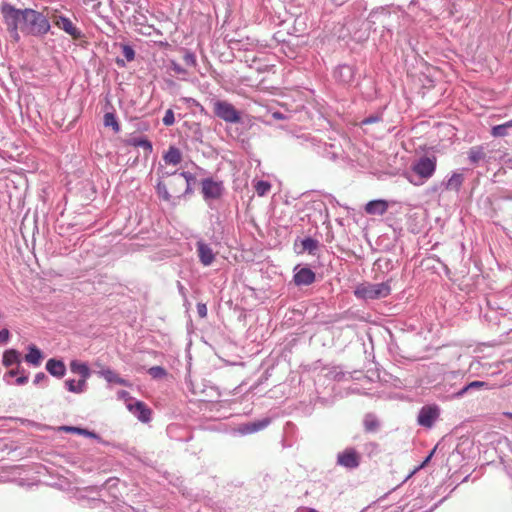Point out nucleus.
Listing matches in <instances>:
<instances>
[{"label": "nucleus", "mask_w": 512, "mask_h": 512, "mask_svg": "<svg viewBox=\"0 0 512 512\" xmlns=\"http://www.w3.org/2000/svg\"><path fill=\"white\" fill-rule=\"evenodd\" d=\"M270 424L269 418H264L252 423L244 424L240 427L242 434H251L266 428Z\"/></svg>", "instance_id": "a211bd4d"}, {"label": "nucleus", "mask_w": 512, "mask_h": 512, "mask_svg": "<svg viewBox=\"0 0 512 512\" xmlns=\"http://www.w3.org/2000/svg\"><path fill=\"white\" fill-rule=\"evenodd\" d=\"M337 464L348 469L357 468L360 464V455L353 448L345 449L338 453Z\"/></svg>", "instance_id": "0eeeda50"}, {"label": "nucleus", "mask_w": 512, "mask_h": 512, "mask_svg": "<svg viewBox=\"0 0 512 512\" xmlns=\"http://www.w3.org/2000/svg\"><path fill=\"white\" fill-rule=\"evenodd\" d=\"M482 387H485L487 388L488 387V383L484 382V381H472L470 382L469 384H467L466 386H464L458 393H457V396H463L466 392H468L469 390L471 389H478V388H482Z\"/></svg>", "instance_id": "cd10ccee"}, {"label": "nucleus", "mask_w": 512, "mask_h": 512, "mask_svg": "<svg viewBox=\"0 0 512 512\" xmlns=\"http://www.w3.org/2000/svg\"><path fill=\"white\" fill-rule=\"evenodd\" d=\"M295 271L294 282L296 285H310L315 281V273L310 268L303 267L299 270L295 268Z\"/></svg>", "instance_id": "f8f14e48"}, {"label": "nucleus", "mask_w": 512, "mask_h": 512, "mask_svg": "<svg viewBox=\"0 0 512 512\" xmlns=\"http://www.w3.org/2000/svg\"><path fill=\"white\" fill-rule=\"evenodd\" d=\"M20 357L21 354L17 350L9 349L3 353L2 363L5 367H10L13 364L19 365L21 361Z\"/></svg>", "instance_id": "412c9836"}, {"label": "nucleus", "mask_w": 512, "mask_h": 512, "mask_svg": "<svg viewBox=\"0 0 512 512\" xmlns=\"http://www.w3.org/2000/svg\"><path fill=\"white\" fill-rule=\"evenodd\" d=\"M165 126H172L175 123V116L172 109H168L162 119Z\"/></svg>", "instance_id": "2f4dec72"}, {"label": "nucleus", "mask_w": 512, "mask_h": 512, "mask_svg": "<svg viewBox=\"0 0 512 512\" xmlns=\"http://www.w3.org/2000/svg\"><path fill=\"white\" fill-rule=\"evenodd\" d=\"M196 249L199 261L203 266H210L214 262L216 254L209 244L203 240H198L196 242Z\"/></svg>", "instance_id": "1a4fd4ad"}, {"label": "nucleus", "mask_w": 512, "mask_h": 512, "mask_svg": "<svg viewBox=\"0 0 512 512\" xmlns=\"http://www.w3.org/2000/svg\"><path fill=\"white\" fill-rule=\"evenodd\" d=\"M504 164H505L508 168H511V169H512V156H511V157H508V158L504 161Z\"/></svg>", "instance_id": "8fccbe9b"}, {"label": "nucleus", "mask_w": 512, "mask_h": 512, "mask_svg": "<svg viewBox=\"0 0 512 512\" xmlns=\"http://www.w3.org/2000/svg\"><path fill=\"white\" fill-rule=\"evenodd\" d=\"M202 193L206 201L214 200L221 197L223 193L222 182L214 181L211 178H206L202 181Z\"/></svg>", "instance_id": "423d86ee"}, {"label": "nucleus", "mask_w": 512, "mask_h": 512, "mask_svg": "<svg viewBox=\"0 0 512 512\" xmlns=\"http://www.w3.org/2000/svg\"><path fill=\"white\" fill-rule=\"evenodd\" d=\"M28 382V376L25 375V374H22L20 375L17 379H16V384L17 385H24Z\"/></svg>", "instance_id": "49530a36"}, {"label": "nucleus", "mask_w": 512, "mask_h": 512, "mask_svg": "<svg viewBox=\"0 0 512 512\" xmlns=\"http://www.w3.org/2000/svg\"><path fill=\"white\" fill-rule=\"evenodd\" d=\"M98 375L104 378L108 383H116L123 386H129L128 381L121 378L116 372L110 368H103L97 372Z\"/></svg>", "instance_id": "f3484780"}, {"label": "nucleus", "mask_w": 512, "mask_h": 512, "mask_svg": "<svg viewBox=\"0 0 512 512\" xmlns=\"http://www.w3.org/2000/svg\"><path fill=\"white\" fill-rule=\"evenodd\" d=\"M47 381H48V377L46 376V374L43 372H39L35 375L33 383L35 385H40V384L46 383Z\"/></svg>", "instance_id": "4c0bfd02"}, {"label": "nucleus", "mask_w": 512, "mask_h": 512, "mask_svg": "<svg viewBox=\"0 0 512 512\" xmlns=\"http://www.w3.org/2000/svg\"><path fill=\"white\" fill-rule=\"evenodd\" d=\"M272 116H273V118H275V119H277V120H282V119H284V118H285V117H284V115H283L282 113H280V112H274V113L272 114Z\"/></svg>", "instance_id": "09e8293b"}, {"label": "nucleus", "mask_w": 512, "mask_h": 512, "mask_svg": "<svg viewBox=\"0 0 512 512\" xmlns=\"http://www.w3.org/2000/svg\"><path fill=\"white\" fill-rule=\"evenodd\" d=\"M148 373L153 378H161L166 375V371L161 366H153L148 370Z\"/></svg>", "instance_id": "7c9ffc66"}, {"label": "nucleus", "mask_w": 512, "mask_h": 512, "mask_svg": "<svg viewBox=\"0 0 512 512\" xmlns=\"http://www.w3.org/2000/svg\"><path fill=\"white\" fill-rule=\"evenodd\" d=\"M504 415L509 417L510 419H512V413L511 412H505Z\"/></svg>", "instance_id": "603ef678"}, {"label": "nucleus", "mask_w": 512, "mask_h": 512, "mask_svg": "<svg viewBox=\"0 0 512 512\" xmlns=\"http://www.w3.org/2000/svg\"><path fill=\"white\" fill-rule=\"evenodd\" d=\"M157 193H158L159 197H161L165 201H169L171 198L166 186L162 183H158Z\"/></svg>", "instance_id": "473e14b6"}, {"label": "nucleus", "mask_w": 512, "mask_h": 512, "mask_svg": "<svg viewBox=\"0 0 512 512\" xmlns=\"http://www.w3.org/2000/svg\"><path fill=\"white\" fill-rule=\"evenodd\" d=\"M10 339V332L8 329H2L0 331V343H7Z\"/></svg>", "instance_id": "79ce46f5"}, {"label": "nucleus", "mask_w": 512, "mask_h": 512, "mask_svg": "<svg viewBox=\"0 0 512 512\" xmlns=\"http://www.w3.org/2000/svg\"><path fill=\"white\" fill-rule=\"evenodd\" d=\"M510 128H512V120H509L500 125L493 126L491 129V135L493 137H505L509 134Z\"/></svg>", "instance_id": "b1692460"}, {"label": "nucleus", "mask_w": 512, "mask_h": 512, "mask_svg": "<svg viewBox=\"0 0 512 512\" xmlns=\"http://www.w3.org/2000/svg\"><path fill=\"white\" fill-rule=\"evenodd\" d=\"M48 373L56 378H63L66 374V366L62 360L51 358L45 366Z\"/></svg>", "instance_id": "ddd939ff"}, {"label": "nucleus", "mask_w": 512, "mask_h": 512, "mask_svg": "<svg viewBox=\"0 0 512 512\" xmlns=\"http://www.w3.org/2000/svg\"><path fill=\"white\" fill-rule=\"evenodd\" d=\"M171 69L176 73V74H185L186 73V70L179 64L173 62L172 65H171Z\"/></svg>", "instance_id": "a18cd8bd"}, {"label": "nucleus", "mask_w": 512, "mask_h": 512, "mask_svg": "<svg viewBox=\"0 0 512 512\" xmlns=\"http://www.w3.org/2000/svg\"><path fill=\"white\" fill-rule=\"evenodd\" d=\"M0 11L11 37L18 41L20 38L18 29H21V26L25 23V9H17L11 4L4 2L0 6Z\"/></svg>", "instance_id": "f03ea898"}, {"label": "nucleus", "mask_w": 512, "mask_h": 512, "mask_svg": "<svg viewBox=\"0 0 512 512\" xmlns=\"http://www.w3.org/2000/svg\"><path fill=\"white\" fill-rule=\"evenodd\" d=\"M54 24L74 39L81 37V31L73 24V22L66 16H54Z\"/></svg>", "instance_id": "9d476101"}, {"label": "nucleus", "mask_w": 512, "mask_h": 512, "mask_svg": "<svg viewBox=\"0 0 512 512\" xmlns=\"http://www.w3.org/2000/svg\"><path fill=\"white\" fill-rule=\"evenodd\" d=\"M176 172H165L163 175H175Z\"/></svg>", "instance_id": "864d4df0"}, {"label": "nucleus", "mask_w": 512, "mask_h": 512, "mask_svg": "<svg viewBox=\"0 0 512 512\" xmlns=\"http://www.w3.org/2000/svg\"><path fill=\"white\" fill-rule=\"evenodd\" d=\"M296 512H318V511L313 508L302 507V508H299Z\"/></svg>", "instance_id": "de8ad7c7"}, {"label": "nucleus", "mask_w": 512, "mask_h": 512, "mask_svg": "<svg viewBox=\"0 0 512 512\" xmlns=\"http://www.w3.org/2000/svg\"><path fill=\"white\" fill-rule=\"evenodd\" d=\"M65 387L69 392L81 394L85 392L87 383L85 380L75 381L74 379H68L65 381Z\"/></svg>", "instance_id": "5701e85b"}, {"label": "nucleus", "mask_w": 512, "mask_h": 512, "mask_svg": "<svg viewBox=\"0 0 512 512\" xmlns=\"http://www.w3.org/2000/svg\"><path fill=\"white\" fill-rule=\"evenodd\" d=\"M213 112L221 120L227 123H239L241 121L240 112L228 101L213 100Z\"/></svg>", "instance_id": "39448f33"}, {"label": "nucleus", "mask_w": 512, "mask_h": 512, "mask_svg": "<svg viewBox=\"0 0 512 512\" xmlns=\"http://www.w3.org/2000/svg\"><path fill=\"white\" fill-rule=\"evenodd\" d=\"M60 429L65 432L76 433L90 438H97L96 433H94L93 431H89L87 429H83L80 427L62 426Z\"/></svg>", "instance_id": "a878e982"}, {"label": "nucleus", "mask_w": 512, "mask_h": 512, "mask_svg": "<svg viewBox=\"0 0 512 512\" xmlns=\"http://www.w3.org/2000/svg\"><path fill=\"white\" fill-rule=\"evenodd\" d=\"M179 176L183 177L186 181V184H187V189H186V192L189 191L190 189V184L191 182H193L195 180V177L193 174H191L190 172H181L179 174Z\"/></svg>", "instance_id": "e433bc0d"}, {"label": "nucleus", "mask_w": 512, "mask_h": 512, "mask_svg": "<svg viewBox=\"0 0 512 512\" xmlns=\"http://www.w3.org/2000/svg\"><path fill=\"white\" fill-rule=\"evenodd\" d=\"M485 157L482 147H473L468 152V158L472 163H477Z\"/></svg>", "instance_id": "bb28decb"}, {"label": "nucleus", "mask_w": 512, "mask_h": 512, "mask_svg": "<svg viewBox=\"0 0 512 512\" xmlns=\"http://www.w3.org/2000/svg\"><path fill=\"white\" fill-rule=\"evenodd\" d=\"M436 170V158L423 156L411 166V172L405 174L406 178L413 185H422L430 179Z\"/></svg>", "instance_id": "f257e3e1"}, {"label": "nucleus", "mask_w": 512, "mask_h": 512, "mask_svg": "<svg viewBox=\"0 0 512 512\" xmlns=\"http://www.w3.org/2000/svg\"><path fill=\"white\" fill-rule=\"evenodd\" d=\"M184 61L187 65H196V57L193 53H186L184 56Z\"/></svg>", "instance_id": "ea45409f"}, {"label": "nucleus", "mask_w": 512, "mask_h": 512, "mask_svg": "<svg viewBox=\"0 0 512 512\" xmlns=\"http://www.w3.org/2000/svg\"><path fill=\"white\" fill-rule=\"evenodd\" d=\"M135 145L144 148L148 152L152 151V144L147 139H138L135 141Z\"/></svg>", "instance_id": "c9c22d12"}, {"label": "nucleus", "mask_w": 512, "mask_h": 512, "mask_svg": "<svg viewBox=\"0 0 512 512\" xmlns=\"http://www.w3.org/2000/svg\"><path fill=\"white\" fill-rule=\"evenodd\" d=\"M254 188L257 195L262 197L270 191L271 184L268 181L259 180L255 183Z\"/></svg>", "instance_id": "c85d7f7f"}, {"label": "nucleus", "mask_w": 512, "mask_h": 512, "mask_svg": "<svg viewBox=\"0 0 512 512\" xmlns=\"http://www.w3.org/2000/svg\"><path fill=\"white\" fill-rule=\"evenodd\" d=\"M104 125L106 127H111L115 133H118L120 131V125L119 122L112 112H107L104 114Z\"/></svg>", "instance_id": "393cba45"}, {"label": "nucleus", "mask_w": 512, "mask_h": 512, "mask_svg": "<svg viewBox=\"0 0 512 512\" xmlns=\"http://www.w3.org/2000/svg\"><path fill=\"white\" fill-rule=\"evenodd\" d=\"M379 120H380V116L376 115V116H370V117L363 119L361 123H362V125H368V124L378 122Z\"/></svg>", "instance_id": "c03bdc74"}, {"label": "nucleus", "mask_w": 512, "mask_h": 512, "mask_svg": "<svg viewBox=\"0 0 512 512\" xmlns=\"http://www.w3.org/2000/svg\"><path fill=\"white\" fill-rule=\"evenodd\" d=\"M127 409L142 422L150 420L151 410L141 401L128 402Z\"/></svg>", "instance_id": "9b49d317"}, {"label": "nucleus", "mask_w": 512, "mask_h": 512, "mask_svg": "<svg viewBox=\"0 0 512 512\" xmlns=\"http://www.w3.org/2000/svg\"><path fill=\"white\" fill-rule=\"evenodd\" d=\"M27 350L28 353L24 357L25 361L34 367H38L43 359L42 351L34 344H30Z\"/></svg>", "instance_id": "2eb2a0df"}, {"label": "nucleus", "mask_w": 512, "mask_h": 512, "mask_svg": "<svg viewBox=\"0 0 512 512\" xmlns=\"http://www.w3.org/2000/svg\"><path fill=\"white\" fill-rule=\"evenodd\" d=\"M465 180V176L461 172H453L451 176L442 183L445 190L459 192Z\"/></svg>", "instance_id": "4468645a"}, {"label": "nucleus", "mask_w": 512, "mask_h": 512, "mask_svg": "<svg viewBox=\"0 0 512 512\" xmlns=\"http://www.w3.org/2000/svg\"><path fill=\"white\" fill-rule=\"evenodd\" d=\"M197 313L201 318H205L207 316V307L203 303L197 304Z\"/></svg>", "instance_id": "a19ab883"}, {"label": "nucleus", "mask_w": 512, "mask_h": 512, "mask_svg": "<svg viewBox=\"0 0 512 512\" xmlns=\"http://www.w3.org/2000/svg\"><path fill=\"white\" fill-rule=\"evenodd\" d=\"M123 55L127 59V61H132L135 57V52L129 45L123 46Z\"/></svg>", "instance_id": "f704fd0d"}, {"label": "nucleus", "mask_w": 512, "mask_h": 512, "mask_svg": "<svg viewBox=\"0 0 512 512\" xmlns=\"http://www.w3.org/2000/svg\"><path fill=\"white\" fill-rule=\"evenodd\" d=\"M365 426H366L367 430L372 431L378 426V424H377L376 420H374V419L370 420L369 417H367L365 419Z\"/></svg>", "instance_id": "37998d69"}, {"label": "nucleus", "mask_w": 512, "mask_h": 512, "mask_svg": "<svg viewBox=\"0 0 512 512\" xmlns=\"http://www.w3.org/2000/svg\"><path fill=\"white\" fill-rule=\"evenodd\" d=\"M50 23L46 16L42 13L26 8L25 23L21 26V30L34 36H43L50 30Z\"/></svg>", "instance_id": "7ed1b4c3"}, {"label": "nucleus", "mask_w": 512, "mask_h": 512, "mask_svg": "<svg viewBox=\"0 0 512 512\" xmlns=\"http://www.w3.org/2000/svg\"><path fill=\"white\" fill-rule=\"evenodd\" d=\"M163 160L166 164L178 165L182 161V154L178 148L171 146L164 154Z\"/></svg>", "instance_id": "aec40b11"}, {"label": "nucleus", "mask_w": 512, "mask_h": 512, "mask_svg": "<svg viewBox=\"0 0 512 512\" xmlns=\"http://www.w3.org/2000/svg\"><path fill=\"white\" fill-rule=\"evenodd\" d=\"M388 209V203L385 200H372L365 206V211L371 215H383Z\"/></svg>", "instance_id": "dca6fc26"}, {"label": "nucleus", "mask_w": 512, "mask_h": 512, "mask_svg": "<svg viewBox=\"0 0 512 512\" xmlns=\"http://www.w3.org/2000/svg\"><path fill=\"white\" fill-rule=\"evenodd\" d=\"M70 370L73 373L79 374L81 376L80 380H85V382L91 374L88 365L78 360H72L70 362Z\"/></svg>", "instance_id": "6ab92c4d"}, {"label": "nucleus", "mask_w": 512, "mask_h": 512, "mask_svg": "<svg viewBox=\"0 0 512 512\" xmlns=\"http://www.w3.org/2000/svg\"><path fill=\"white\" fill-rule=\"evenodd\" d=\"M303 249L308 251L310 254L314 253V251L318 248V241L313 238H305L302 241Z\"/></svg>", "instance_id": "c756f323"}, {"label": "nucleus", "mask_w": 512, "mask_h": 512, "mask_svg": "<svg viewBox=\"0 0 512 512\" xmlns=\"http://www.w3.org/2000/svg\"><path fill=\"white\" fill-rule=\"evenodd\" d=\"M432 455H433V452H431V453H430V455H428V456L426 457V459L424 460V462H423V463L421 464V466H420L421 468H422V467H424V466H425V465L430 461V459H431Z\"/></svg>", "instance_id": "3c124183"}, {"label": "nucleus", "mask_w": 512, "mask_h": 512, "mask_svg": "<svg viewBox=\"0 0 512 512\" xmlns=\"http://www.w3.org/2000/svg\"><path fill=\"white\" fill-rule=\"evenodd\" d=\"M117 396H118V398H119V399L124 400L126 404H127L128 402H135V401H136V400H135V399H133V398L130 396V394H129L127 391H125V390H120V391H118Z\"/></svg>", "instance_id": "58836bf2"}, {"label": "nucleus", "mask_w": 512, "mask_h": 512, "mask_svg": "<svg viewBox=\"0 0 512 512\" xmlns=\"http://www.w3.org/2000/svg\"><path fill=\"white\" fill-rule=\"evenodd\" d=\"M24 373V370L20 369V366L18 365L16 369H12L4 374L3 379L6 383H10V378L15 377L16 375Z\"/></svg>", "instance_id": "72a5a7b5"}, {"label": "nucleus", "mask_w": 512, "mask_h": 512, "mask_svg": "<svg viewBox=\"0 0 512 512\" xmlns=\"http://www.w3.org/2000/svg\"><path fill=\"white\" fill-rule=\"evenodd\" d=\"M391 292L388 282L363 284L356 288L355 295L365 300L387 297Z\"/></svg>", "instance_id": "20e7f679"}, {"label": "nucleus", "mask_w": 512, "mask_h": 512, "mask_svg": "<svg viewBox=\"0 0 512 512\" xmlns=\"http://www.w3.org/2000/svg\"><path fill=\"white\" fill-rule=\"evenodd\" d=\"M353 74V69L349 65H341L335 71V77L343 83L350 82L353 78Z\"/></svg>", "instance_id": "4be33fe9"}, {"label": "nucleus", "mask_w": 512, "mask_h": 512, "mask_svg": "<svg viewBox=\"0 0 512 512\" xmlns=\"http://www.w3.org/2000/svg\"><path fill=\"white\" fill-rule=\"evenodd\" d=\"M440 410L436 405L423 406L418 415L419 425L431 428L439 417Z\"/></svg>", "instance_id": "6e6552de"}]
</instances>
